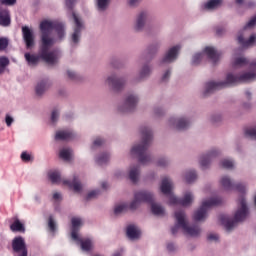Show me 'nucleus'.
<instances>
[{
	"label": "nucleus",
	"mask_w": 256,
	"mask_h": 256,
	"mask_svg": "<svg viewBox=\"0 0 256 256\" xmlns=\"http://www.w3.org/2000/svg\"><path fill=\"white\" fill-rule=\"evenodd\" d=\"M237 83H240L239 74H234L233 72H229L226 74V77L224 80L210 81L206 83L205 89H204V95H211V93H215V91H219L220 89L231 87L232 85H237Z\"/></svg>",
	"instance_id": "423d86ee"
},
{
	"label": "nucleus",
	"mask_w": 256,
	"mask_h": 256,
	"mask_svg": "<svg viewBox=\"0 0 256 256\" xmlns=\"http://www.w3.org/2000/svg\"><path fill=\"white\" fill-rule=\"evenodd\" d=\"M76 241H79L82 251H91L93 249V242L90 239L81 240L78 238Z\"/></svg>",
	"instance_id": "72a5a7b5"
},
{
	"label": "nucleus",
	"mask_w": 256,
	"mask_h": 256,
	"mask_svg": "<svg viewBox=\"0 0 256 256\" xmlns=\"http://www.w3.org/2000/svg\"><path fill=\"white\" fill-rule=\"evenodd\" d=\"M240 83H250V81L256 80V72H243L241 74H238Z\"/></svg>",
	"instance_id": "c756f323"
},
{
	"label": "nucleus",
	"mask_w": 256,
	"mask_h": 256,
	"mask_svg": "<svg viewBox=\"0 0 256 256\" xmlns=\"http://www.w3.org/2000/svg\"><path fill=\"white\" fill-rule=\"evenodd\" d=\"M0 25L1 27H9L11 25V14L9 10L0 7Z\"/></svg>",
	"instance_id": "a878e982"
},
{
	"label": "nucleus",
	"mask_w": 256,
	"mask_h": 256,
	"mask_svg": "<svg viewBox=\"0 0 256 256\" xmlns=\"http://www.w3.org/2000/svg\"><path fill=\"white\" fill-rule=\"evenodd\" d=\"M126 235L130 241H137L141 238V230L136 225H129L126 228Z\"/></svg>",
	"instance_id": "6ab92c4d"
},
{
	"label": "nucleus",
	"mask_w": 256,
	"mask_h": 256,
	"mask_svg": "<svg viewBox=\"0 0 256 256\" xmlns=\"http://www.w3.org/2000/svg\"><path fill=\"white\" fill-rule=\"evenodd\" d=\"M74 3L75 0H66V7H68V9H72Z\"/></svg>",
	"instance_id": "774afa93"
},
{
	"label": "nucleus",
	"mask_w": 256,
	"mask_h": 256,
	"mask_svg": "<svg viewBox=\"0 0 256 256\" xmlns=\"http://www.w3.org/2000/svg\"><path fill=\"white\" fill-rule=\"evenodd\" d=\"M20 159H22L24 163H29V161H31V154L27 152H22L20 155Z\"/></svg>",
	"instance_id": "864d4df0"
},
{
	"label": "nucleus",
	"mask_w": 256,
	"mask_h": 256,
	"mask_svg": "<svg viewBox=\"0 0 256 256\" xmlns=\"http://www.w3.org/2000/svg\"><path fill=\"white\" fill-rule=\"evenodd\" d=\"M160 47L161 44L159 42H154L147 47L146 52L148 55H155Z\"/></svg>",
	"instance_id": "4c0bfd02"
},
{
	"label": "nucleus",
	"mask_w": 256,
	"mask_h": 256,
	"mask_svg": "<svg viewBox=\"0 0 256 256\" xmlns=\"http://www.w3.org/2000/svg\"><path fill=\"white\" fill-rule=\"evenodd\" d=\"M7 67H9V58L5 56H1L0 57V75H2V73H5V69H7Z\"/></svg>",
	"instance_id": "a19ab883"
},
{
	"label": "nucleus",
	"mask_w": 256,
	"mask_h": 256,
	"mask_svg": "<svg viewBox=\"0 0 256 256\" xmlns=\"http://www.w3.org/2000/svg\"><path fill=\"white\" fill-rule=\"evenodd\" d=\"M129 209V205L127 203L117 204L114 208L115 215H121V213H125Z\"/></svg>",
	"instance_id": "ea45409f"
},
{
	"label": "nucleus",
	"mask_w": 256,
	"mask_h": 256,
	"mask_svg": "<svg viewBox=\"0 0 256 256\" xmlns=\"http://www.w3.org/2000/svg\"><path fill=\"white\" fill-rule=\"evenodd\" d=\"M208 241H218L219 240V236L217 234H209L207 237Z\"/></svg>",
	"instance_id": "680f3d73"
},
{
	"label": "nucleus",
	"mask_w": 256,
	"mask_h": 256,
	"mask_svg": "<svg viewBox=\"0 0 256 256\" xmlns=\"http://www.w3.org/2000/svg\"><path fill=\"white\" fill-rule=\"evenodd\" d=\"M183 179L185 183H195L197 181V172L195 170H188L184 172Z\"/></svg>",
	"instance_id": "2f4dec72"
},
{
	"label": "nucleus",
	"mask_w": 256,
	"mask_h": 256,
	"mask_svg": "<svg viewBox=\"0 0 256 256\" xmlns=\"http://www.w3.org/2000/svg\"><path fill=\"white\" fill-rule=\"evenodd\" d=\"M203 55H207L212 63H217L221 59V52L215 50L214 47L207 46L202 53H196L192 57V65H199L203 59Z\"/></svg>",
	"instance_id": "9b49d317"
},
{
	"label": "nucleus",
	"mask_w": 256,
	"mask_h": 256,
	"mask_svg": "<svg viewBox=\"0 0 256 256\" xmlns=\"http://www.w3.org/2000/svg\"><path fill=\"white\" fill-rule=\"evenodd\" d=\"M111 0H96L98 11H107Z\"/></svg>",
	"instance_id": "58836bf2"
},
{
	"label": "nucleus",
	"mask_w": 256,
	"mask_h": 256,
	"mask_svg": "<svg viewBox=\"0 0 256 256\" xmlns=\"http://www.w3.org/2000/svg\"><path fill=\"white\" fill-rule=\"evenodd\" d=\"M135 197L142 203H151L155 201V195L149 190H140L135 192Z\"/></svg>",
	"instance_id": "a211bd4d"
},
{
	"label": "nucleus",
	"mask_w": 256,
	"mask_h": 256,
	"mask_svg": "<svg viewBox=\"0 0 256 256\" xmlns=\"http://www.w3.org/2000/svg\"><path fill=\"white\" fill-rule=\"evenodd\" d=\"M47 91V82L42 81L36 85V96L41 97Z\"/></svg>",
	"instance_id": "c9c22d12"
},
{
	"label": "nucleus",
	"mask_w": 256,
	"mask_h": 256,
	"mask_svg": "<svg viewBox=\"0 0 256 256\" xmlns=\"http://www.w3.org/2000/svg\"><path fill=\"white\" fill-rule=\"evenodd\" d=\"M71 21L73 24V32L70 36L71 42L77 45L81 41V32L85 29V22L83 18L75 12L72 13Z\"/></svg>",
	"instance_id": "9d476101"
},
{
	"label": "nucleus",
	"mask_w": 256,
	"mask_h": 256,
	"mask_svg": "<svg viewBox=\"0 0 256 256\" xmlns=\"http://www.w3.org/2000/svg\"><path fill=\"white\" fill-rule=\"evenodd\" d=\"M171 77V70H166L164 74L162 75V81H169V78Z\"/></svg>",
	"instance_id": "13d9d810"
},
{
	"label": "nucleus",
	"mask_w": 256,
	"mask_h": 256,
	"mask_svg": "<svg viewBox=\"0 0 256 256\" xmlns=\"http://www.w3.org/2000/svg\"><path fill=\"white\" fill-rule=\"evenodd\" d=\"M222 117H221V115H213L212 117H211V121H212V123H220V121H222Z\"/></svg>",
	"instance_id": "052dcab7"
},
{
	"label": "nucleus",
	"mask_w": 256,
	"mask_h": 256,
	"mask_svg": "<svg viewBox=\"0 0 256 256\" xmlns=\"http://www.w3.org/2000/svg\"><path fill=\"white\" fill-rule=\"evenodd\" d=\"M2 5H15L17 0H1Z\"/></svg>",
	"instance_id": "e2e57ef3"
},
{
	"label": "nucleus",
	"mask_w": 256,
	"mask_h": 256,
	"mask_svg": "<svg viewBox=\"0 0 256 256\" xmlns=\"http://www.w3.org/2000/svg\"><path fill=\"white\" fill-rule=\"evenodd\" d=\"M249 215V208L247 207V201L242 196L239 199V206L238 209L234 213L233 219L228 218L227 216H221L220 219L226 227L227 231H231L234 227H237V223H241L247 219Z\"/></svg>",
	"instance_id": "39448f33"
},
{
	"label": "nucleus",
	"mask_w": 256,
	"mask_h": 256,
	"mask_svg": "<svg viewBox=\"0 0 256 256\" xmlns=\"http://www.w3.org/2000/svg\"><path fill=\"white\" fill-rule=\"evenodd\" d=\"M220 185L222 188L225 189V191H231V189H233V187H235V183L233 182L231 177H229L227 175L221 176Z\"/></svg>",
	"instance_id": "c85d7f7f"
},
{
	"label": "nucleus",
	"mask_w": 256,
	"mask_h": 256,
	"mask_svg": "<svg viewBox=\"0 0 256 256\" xmlns=\"http://www.w3.org/2000/svg\"><path fill=\"white\" fill-rule=\"evenodd\" d=\"M14 221L10 225V230L13 233H25V225L19 220V218L14 217Z\"/></svg>",
	"instance_id": "cd10ccee"
},
{
	"label": "nucleus",
	"mask_w": 256,
	"mask_h": 256,
	"mask_svg": "<svg viewBox=\"0 0 256 256\" xmlns=\"http://www.w3.org/2000/svg\"><path fill=\"white\" fill-rule=\"evenodd\" d=\"M153 113L155 115V117H165V115H167V110H165V108L161 107V106H157L154 107L153 109Z\"/></svg>",
	"instance_id": "37998d69"
},
{
	"label": "nucleus",
	"mask_w": 256,
	"mask_h": 256,
	"mask_svg": "<svg viewBox=\"0 0 256 256\" xmlns=\"http://www.w3.org/2000/svg\"><path fill=\"white\" fill-rule=\"evenodd\" d=\"M153 74V65L151 63L146 62L142 64V66L139 69L137 81H145V79H149L151 75Z\"/></svg>",
	"instance_id": "dca6fc26"
},
{
	"label": "nucleus",
	"mask_w": 256,
	"mask_h": 256,
	"mask_svg": "<svg viewBox=\"0 0 256 256\" xmlns=\"http://www.w3.org/2000/svg\"><path fill=\"white\" fill-rule=\"evenodd\" d=\"M22 37L26 48L31 49V47H33V32H31V29H29V27H22Z\"/></svg>",
	"instance_id": "412c9836"
},
{
	"label": "nucleus",
	"mask_w": 256,
	"mask_h": 256,
	"mask_svg": "<svg viewBox=\"0 0 256 256\" xmlns=\"http://www.w3.org/2000/svg\"><path fill=\"white\" fill-rule=\"evenodd\" d=\"M72 223V232H71V237L74 241H77L79 239L78 233L79 229H81V225H83V221L81 218L73 217L71 219Z\"/></svg>",
	"instance_id": "aec40b11"
},
{
	"label": "nucleus",
	"mask_w": 256,
	"mask_h": 256,
	"mask_svg": "<svg viewBox=\"0 0 256 256\" xmlns=\"http://www.w3.org/2000/svg\"><path fill=\"white\" fill-rule=\"evenodd\" d=\"M175 219L176 224L171 228L172 235H176L179 229H182L184 235L188 237H199L201 235V228L189 225V220H187V215H185L184 211H176Z\"/></svg>",
	"instance_id": "20e7f679"
},
{
	"label": "nucleus",
	"mask_w": 256,
	"mask_h": 256,
	"mask_svg": "<svg viewBox=\"0 0 256 256\" xmlns=\"http://www.w3.org/2000/svg\"><path fill=\"white\" fill-rule=\"evenodd\" d=\"M141 3V0H128L129 7H137Z\"/></svg>",
	"instance_id": "bf43d9fd"
},
{
	"label": "nucleus",
	"mask_w": 256,
	"mask_h": 256,
	"mask_svg": "<svg viewBox=\"0 0 256 256\" xmlns=\"http://www.w3.org/2000/svg\"><path fill=\"white\" fill-rule=\"evenodd\" d=\"M129 81V77L126 75L124 76H117V74H110L107 76L105 83L108 85L113 91V93H121L127 87V83Z\"/></svg>",
	"instance_id": "1a4fd4ad"
},
{
	"label": "nucleus",
	"mask_w": 256,
	"mask_h": 256,
	"mask_svg": "<svg viewBox=\"0 0 256 256\" xmlns=\"http://www.w3.org/2000/svg\"><path fill=\"white\" fill-rule=\"evenodd\" d=\"M249 64V60L245 57H235L232 61L233 67H245V65Z\"/></svg>",
	"instance_id": "f704fd0d"
},
{
	"label": "nucleus",
	"mask_w": 256,
	"mask_h": 256,
	"mask_svg": "<svg viewBox=\"0 0 256 256\" xmlns=\"http://www.w3.org/2000/svg\"><path fill=\"white\" fill-rule=\"evenodd\" d=\"M101 195V192L99 190H94L88 193L87 199H97Z\"/></svg>",
	"instance_id": "603ef678"
},
{
	"label": "nucleus",
	"mask_w": 256,
	"mask_h": 256,
	"mask_svg": "<svg viewBox=\"0 0 256 256\" xmlns=\"http://www.w3.org/2000/svg\"><path fill=\"white\" fill-rule=\"evenodd\" d=\"M139 101H141L139 94L135 92L126 94L122 104L118 105L117 107L118 113L121 115H129L131 113H135L137 111V107L139 106Z\"/></svg>",
	"instance_id": "0eeeda50"
},
{
	"label": "nucleus",
	"mask_w": 256,
	"mask_h": 256,
	"mask_svg": "<svg viewBox=\"0 0 256 256\" xmlns=\"http://www.w3.org/2000/svg\"><path fill=\"white\" fill-rule=\"evenodd\" d=\"M12 249L14 256H27V244L25 243V238L17 236L12 240Z\"/></svg>",
	"instance_id": "4468645a"
},
{
	"label": "nucleus",
	"mask_w": 256,
	"mask_h": 256,
	"mask_svg": "<svg viewBox=\"0 0 256 256\" xmlns=\"http://www.w3.org/2000/svg\"><path fill=\"white\" fill-rule=\"evenodd\" d=\"M220 166L223 169H233L235 167V162H233V160L224 159L220 162Z\"/></svg>",
	"instance_id": "c03bdc74"
},
{
	"label": "nucleus",
	"mask_w": 256,
	"mask_h": 256,
	"mask_svg": "<svg viewBox=\"0 0 256 256\" xmlns=\"http://www.w3.org/2000/svg\"><path fill=\"white\" fill-rule=\"evenodd\" d=\"M48 227L52 233L57 230V224L55 223V220L52 218V216L49 217Z\"/></svg>",
	"instance_id": "8fccbe9b"
},
{
	"label": "nucleus",
	"mask_w": 256,
	"mask_h": 256,
	"mask_svg": "<svg viewBox=\"0 0 256 256\" xmlns=\"http://www.w3.org/2000/svg\"><path fill=\"white\" fill-rule=\"evenodd\" d=\"M157 167H161L162 169H167L169 165H171V160L167 157H160L156 162Z\"/></svg>",
	"instance_id": "e433bc0d"
},
{
	"label": "nucleus",
	"mask_w": 256,
	"mask_h": 256,
	"mask_svg": "<svg viewBox=\"0 0 256 256\" xmlns=\"http://www.w3.org/2000/svg\"><path fill=\"white\" fill-rule=\"evenodd\" d=\"M246 135L250 138V139H255L256 140V126L249 128L248 130H246Z\"/></svg>",
	"instance_id": "3c124183"
},
{
	"label": "nucleus",
	"mask_w": 256,
	"mask_h": 256,
	"mask_svg": "<svg viewBox=\"0 0 256 256\" xmlns=\"http://www.w3.org/2000/svg\"><path fill=\"white\" fill-rule=\"evenodd\" d=\"M42 52L41 57L47 65L55 67L61 59L59 50L49 51L55 43L63 41L65 38V25L51 19H45L40 22Z\"/></svg>",
	"instance_id": "f257e3e1"
},
{
	"label": "nucleus",
	"mask_w": 256,
	"mask_h": 256,
	"mask_svg": "<svg viewBox=\"0 0 256 256\" xmlns=\"http://www.w3.org/2000/svg\"><path fill=\"white\" fill-rule=\"evenodd\" d=\"M217 155H219V150H211L206 155L201 156L199 163L202 169L209 167V163H211V157H217Z\"/></svg>",
	"instance_id": "4be33fe9"
},
{
	"label": "nucleus",
	"mask_w": 256,
	"mask_h": 256,
	"mask_svg": "<svg viewBox=\"0 0 256 256\" xmlns=\"http://www.w3.org/2000/svg\"><path fill=\"white\" fill-rule=\"evenodd\" d=\"M9 47V38L0 37V51H5Z\"/></svg>",
	"instance_id": "09e8293b"
},
{
	"label": "nucleus",
	"mask_w": 256,
	"mask_h": 256,
	"mask_svg": "<svg viewBox=\"0 0 256 256\" xmlns=\"http://www.w3.org/2000/svg\"><path fill=\"white\" fill-rule=\"evenodd\" d=\"M63 185H67L74 193H83L84 185L79 180L78 176H74L72 182L69 180H63Z\"/></svg>",
	"instance_id": "f3484780"
},
{
	"label": "nucleus",
	"mask_w": 256,
	"mask_h": 256,
	"mask_svg": "<svg viewBox=\"0 0 256 256\" xmlns=\"http://www.w3.org/2000/svg\"><path fill=\"white\" fill-rule=\"evenodd\" d=\"M53 199H54V201H61V199H63V196H61V193H59V192H54Z\"/></svg>",
	"instance_id": "0e129e2a"
},
{
	"label": "nucleus",
	"mask_w": 256,
	"mask_h": 256,
	"mask_svg": "<svg viewBox=\"0 0 256 256\" xmlns=\"http://www.w3.org/2000/svg\"><path fill=\"white\" fill-rule=\"evenodd\" d=\"M237 41L243 47H253V45H256V34H252L248 40H245V35L240 33L238 34Z\"/></svg>",
	"instance_id": "5701e85b"
},
{
	"label": "nucleus",
	"mask_w": 256,
	"mask_h": 256,
	"mask_svg": "<svg viewBox=\"0 0 256 256\" xmlns=\"http://www.w3.org/2000/svg\"><path fill=\"white\" fill-rule=\"evenodd\" d=\"M150 209L151 213L157 217H165V215H167L165 208L161 204L155 202V200L151 202Z\"/></svg>",
	"instance_id": "393cba45"
},
{
	"label": "nucleus",
	"mask_w": 256,
	"mask_h": 256,
	"mask_svg": "<svg viewBox=\"0 0 256 256\" xmlns=\"http://www.w3.org/2000/svg\"><path fill=\"white\" fill-rule=\"evenodd\" d=\"M24 57H25V60L27 61L28 65H33V54L25 53Z\"/></svg>",
	"instance_id": "6e6d98bb"
},
{
	"label": "nucleus",
	"mask_w": 256,
	"mask_h": 256,
	"mask_svg": "<svg viewBox=\"0 0 256 256\" xmlns=\"http://www.w3.org/2000/svg\"><path fill=\"white\" fill-rule=\"evenodd\" d=\"M59 155L64 161H69V159H71V149H62L60 150Z\"/></svg>",
	"instance_id": "49530a36"
},
{
	"label": "nucleus",
	"mask_w": 256,
	"mask_h": 256,
	"mask_svg": "<svg viewBox=\"0 0 256 256\" xmlns=\"http://www.w3.org/2000/svg\"><path fill=\"white\" fill-rule=\"evenodd\" d=\"M57 119H59V111L54 110L51 114V121L52 123L57 122Z\"/></svg>",
	"instance_id": "4d7b16f0"
},
{
	"label": "nucleus",
	"mask_w": 256,
	"mask_h": 256,
	"mask_svg": "<svg viewBox=\"0 0 256 256\" xmlns=\"http://www.w3.org/2000/svg\"><path fill=\"white\" fill-rule=\"evenodd\" d=\"M221 5H223V0H209L203 5V9L205 11H215V9H219Z\"/></svg>",
	"instance_id": "7c9ffc66"
},
{
	"label": "nucleus",
	"mask_w": 256,
	"mask_h": 256,
	"mask_svg": "<svg viewBox=\"0 0 256 256\" xmlns=\"http://www.w3.org/2000/svg\"><path fill=\"white\" fill-rule=\"evenodd\" d=\"M190 125L191 120L186 116H172L167 120V126L174 131H185Z\"/></svg>",
	"instance_id": "ddd939ff"
},
{
	"label": "nucleus",
	"mask_w": 256,
	"mask_h": 256,
	"mask_svg": "<svg viewBox=\"0 0 256 256\" xmlns=\"http://www.w3.org/2000/svg\"><path fill=\"white\" fill-rule=\"evenodd\" d=\"M141 201H139V199H137V196H135L134 194V200L130 203L129 205V209H131V211H137V209H139V207H141Z\"/></svg>",
	"instance_id": "a18cd8bd"
},
{
	"label": "nucleus",
	"mask_w": 256,
	"mask_h": 256,
	"mask_svg": "<svg viewBox=\"0 0 256 256\" xmlns=\"http://www.w3.org/2000/svg\"><path fill=\"white\" fill-rule=\"evenodd\" d=\"M221 205V198L214 197L207 200H203L201 206L194 212L193 219L199 223H203L207 219V213L211 207Z\"/></svg>",
	"instance_id": "6e6552de"
},
{
	"label": "nucleus",
	"mask_w": 256,
	"mask_h": 256,
	"mask_svg": "<svg viewBox=\"0 0 256 256\" xmlns=\"http://www.w3.org/2000/svg\"><path fill=\"white\" fill-rule=\"evenodd\" d=\"M105 144V140L102 138H96L93 142V147H101V145Z\"/></svg>",
	"instance_id": "5fc2aeb1"
},
{
	"label": "nucleus",
	"mask_w": 256,
	"mask_h": 256,
	"mask_svg": "<svg viewBox=\"0 0 256 256\" xmlns=\"http://www.w3.org/2000/svg\"><path fill=\"white\" fill-rule=\"evenodd\" d=\"M49 179L52 183H59V181H61V174H59V172H50Z\"/></svg>",
	"instance_id": "de8ad7c7"
},
{
	"label": "nucleus",
	"mask_w": 256,
	"mask_h": 256,
	"mask_svg": "<svg viewBox=\"0 0 256 256\" xmlns=\"http://www.w3.org/2000/svg\"><path fill=\"white\" fill-rule=\"evenodd\" d=\"M75 135L68 130H59L55 134L56 141H71Z\"/></svg>",
	"instance_id": "bb28decb"
},
{
	"label": "nucleus",
	"mask_w": 256,
	"mask_h": 256,
	"mask_svg": "<svg viewBox=\"0 0 256 256\" xmlns=\"http://www.w3.org/2000/svg\"><path fill=\"white\" fill-rule=\"evenodd\" d=\"M179 51H181L180 46H173L170 48L163 58L159 60L160 67H163L164 65H169L175 61H177V57H179Z\"/></svg>",
	"instance_id": "2eb2a0df"
},
{
	"label": "nucleus",
	"mask_w": 256,
	"mask_h": 256,
	"mask_svg": "<svg viewBox=\"0 0 256 256\" xmlns=\"http://www.w3.org/2000/svg\"><path fill=\"white\" fill-rule=\"evenodd\" d=\"M167 249H168V251H170V253H173V251H177V246H175V244H173V243H169L167 245Z\"/></svg>",
	"instance_id": "338daca9"
},
{
	"label": "nucleus",
	"mask_w": 256,
	"mask_h": 256,
	"mask_svg": "<svg viewBox=\"0 0 256 256\" xmlns=\"http://www.w3.org/2000/svg\"><path fill=\"white\" fill-rule=\"evenodd\" d=\"M110 159H111V156L109 155V153L104 152V153L99 154L96 157V163L98 165H107V163H109Z\"/></svg>",
	"instance_id": "473e14b6"
},
{
	"label": "nucleus",
	"mask_w": 256,
	"mask_h": 256,
	"mask_svg": "<svg viewBox=\"0 0 256 256\" xmlns=\"http://www.w3.org/2000/svg\"><path fill=\"white\" fill-rule=\"evenodd\" d=\"M5 121H6L7 127H11V125H13V117L11 116L7 115Z\"/></svg>",
	"instance_id": "69168bd1"
},
{
	"label": "nucleus",
	"mask_w": 256,
	"mask_h": 256,
	"mask_svg": "<svg viewBox=\"0 0 256 256\" xmlns=\"http://www.w3.org/2000/svg\"><path fill=\"white\" fill-rule=\"evenodd\" d=\"M174 189L175 184H173V180L169 177H164L160 185V191L169 199V202L172 205H177V203L182 205V207H191L193 205V201H195V196L192 192H185L183 198L179 200L173 193Z\"/></svg>",
	"instance_id": "7ed1b4c3"
},
{
	"label": "nucleus",
	"mask_w": 256,
	"mask_h": 256,
	"mask_svg": "<svg viewBox=\"0 0 256 256\" xmlns=\"http://www.w3.org/2000/svg\"><path fill=\"white\" fill-rule=\"evenodd\" d=\"M149 11L141 10L136 14L133 30L135 33H148L147 31V21H149Z\"/></svg>",
	"instance_id": "f8f14e48"
},
{
	"label": "nucleus",
	"mask_w": 256,
	"mask_h": 256,
	"mask_svg": "<svg viewBox=\"0 0 256 256\" xmlns=\"http://www.w3.org/2000/svg\"><path fill=\"white\" fill-rule=\"evenodd\" d=\"M66 75L68 77V79H70V81H79V79H81V76H79V74L77 72H75L74 70L68 69L66 71Z\"/></svg>",
	"instance_id": "79ce46f5"
},
{
	"label": "nucleus",
	"mask_w": 256,
	"mask_h": 256,
	"mask_svg": "<svg viewBox=\"0 0 256 256\" xmlns=\"http://www.w3.org/2000/svg\"><path fill=\"white\" fill-rule=\"evenodd\" d=\"M139 133L141 142L132 146L130 155L138 159L140 165H151L153 156L147 153V150L151 147V142L153 141V130H151V127L143 125L140 126Z\"/></svg>",
	"instance_id": "f03ea898"
},
{
	"label": "nucleus",
	"mask_w": 256,
	"mask_h": 256,
	"mask_svg": "<svg viewBox=\"0 0 256 256\" xmlns=\"http://www.w3.org/2000/svg\"><path fill=\"white\" fill-rule=\"evenodd\" d=\"M141 176V166L132 165L128 170V177L132 183H137L139 181V177Z\"/></svg>",
	"instance_id": "b1692460"
}]
</instances>
